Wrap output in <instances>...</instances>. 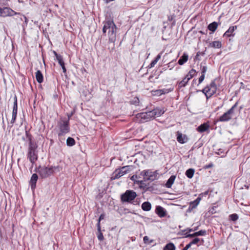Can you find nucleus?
<instances>
[{"mask_svg": "<svg viewBox=\"0 0 250 250\" xmlns=\"http://www.w3.org/2000/svg\"><path fill=\"white\" fill-rule=\"evenodd\" d=\"M116 26L114 22L111 21H106L103 28V31L104 33L107 32L109 40L111 42H114L116 40Z\"/></svg>", "mask_w": 250, "mask_h": 250, "instance_id": "obj_1", "label": "nucleus"}, {"mask_svg": "<svg viewBox=\"0 0 250 250\" xmlns=\"http://www.w3.org/2000/svg\"><path fill=\"white\" fill-rule=\"evenodd\" d=\"M29 146L28 148L27 158L32 163V165L38 160V151L37 144L33 142L31 138L29 139Z\"/></svg>", "mask_w": 250, "mask_h": 250, "instance_id": "obj_2", "label": "nucleus"}, {"mask_svg": "<svg viewBox=\"0 0 250 250\" xmlns=\"http://www.w3.org/2000/svg\"><path fill=\"white\" fill-rule=\"evenodd\" d=\"M55 170L60 171L59 167L58 166H40L38 168L37 172L39 173L41 178H46L53 174Z\"/></svg>", "mask_w": 250, "mask_h": 250, "instance_id": "obj_3", "label": "nucleus"}, {"mask_svg": "<svg viewBox=\"0 0 250 250\" xmlns=\"http://www.w3.org/2000/svg\"><path fill=\"white\" fill-rule=\"evenodd\" d=\"M216 90V85L215 82L212 81L209 85L207 86L202 90V92L205 93L207 98L208 99L214 94Z\"/></svg>", "mask_w": 250, "mask_h": 250, "instance_id": "obj_4", "label": "nucleus"}, {"mask_svg": "<svg viewBox=\"0 0 250 250\" xmlns=\"http://www.w3.org/2000/svg\"><path fill=\"white\" fill-rule=\"evenodd\" d=\"M69 120H61L58 123V125L60 130V132L58 133L59 136L63 135L69 131Z\"/></svg>", "mask_w": 250, "mask_h": 250, "instance_id": "obj_5", "label": "nucleus"}, {"mask_svg": "<svg viewBox=\"0 0 250 250\" xmlns=\"http://www.w3.org/2000/svg\"><path fill=\"white\" fill-rule=\"evenodd\" d=\"M132 170V166H126L115 170L113 174V177L115 179H118Z\"/></svg>", "mask_w": 250, "mask_h": 250, "instance_id": "obj_6", "label": "nucleus"}, {"mask_svg": "<svg viewBox=\"0 0 250 250\" xmlns=\"http://www.w3.org/2000/svg\"><path fill=\"white\" fill-rule=\"evenodd\" d=\"M156 171H152L150 170H145L141 172L140 175L143 176L145 181H154L157 176Z\"/></svg>", "mask_w": 250, "mask_h": 250, "instance_id": "obj_7", "label": "nucleus"}, {"mask_svg": "<svg viewBox=\"0 0 250 250\" xmlns=\"http://www.w3.org/2000/svg\"><path fill=\"white\" fill-rule=\"evenodd\" d=\"M237 103H236L230 109L220 116L219 121L220 122H227L229 121L232 118L234 114V108L237 106Z\"/></svg>", "mask_w": 250, "mask_h": 250, "instance_id": "obj_8", "label": "nucleus"}, {"mask_svg": "<svg viewBox=\"0 0 250 250\" xmlns=\"http://www.w3.org/2000/svg\"><path fill=\"white\" fill-rule=\"evenodd\" d=\"M137 196L136 193L131 190H127L125 193L121 196V200L123 202H131Z\"/></svg>", "mask_w": 250, "mask_h": 250, "instance_id": "obj_9", "label": "nucleus"}, {"mask_svg": "<svg viewBox=\"0 0 250 250\" xmlns=\"http://www.w3.org/2000/svg\"><path fill=\"white\" fill-rule=\"evenodd\" d=\"M18 14L14 10L9 7H5L3 8H0V16L2 17L12 16Z\"/></svg>", "mask_w": 250, "mask_h": 250, "instance_id": "obj_10", "label": "nucleus"}, {"mask_svg": "<svg viewBox=\"0 0 250 250\" xmlns=\"http://www.w3.org/2000/svg\"><path fill=\"white\" fill-rule=\"evenodd\" d=\"M138 118H140L145 121H147L152 118L150 111L147 112L140 113L137 115Z\"/></svg>", "mask_w": 250, "mask_h": 250, "instance_id": "obj_11", "label": "nucleus"}, {"mask_svg": "<svg viewBox=\"0 0 250 250\" xmlns=\"http://www.w3.org/2000/svg\"><path fill=\"white\" fill-rule=\"evenodd\" d=\"M150 112L152 114V118H154L155 117H160L163 115L165 113V110L164 108L161 109L160 108H156L150 111Z\"/></svg>", "mask_w": 250, "mask_h": 250, "instance_id": "obj_12", "label": "nucleus"}, {"mask_svg": "<svg viewBox=\"0 0 250 250\" xmlns=\"http://www.w3.org/2000/svg\"><path fill=\"white\" fill-rule=\"evenodd\" d=\"M155 212L161 218L164 217L166 215V209L160 206L156 207Z\"/></svg>", "mask_w": 250, "mask_h": 250, "instance_id": "obj_13", "label": "nucleus"}, {"mask_svg": "<svg viewBox=\"0 0 250 250\" xmlns=\"http://www.w3.org/2000/svg\"><path fill=\"white\" fill-rule=\"evenodd\" d=\"M177 140L179 143L184 144L187 142L188 138L186 135H183L182 133L178 131L177 132Z\"/></svg>", "mask_w": 250, "mask_h": 250, "instance_id": "obj_14", "label": "nucleus"}, {"mask_svg": "<svg viewBox=\"0 0 250 250\" xmlns=\"http://www.w3.org/2000/svg\"><path fill=\"white\" fill-rule=\"evenodd\" d=\"M38 179V176L37 174L34 173L32 175L30 181V184L32 189H34L36 188V184Z\"/></svg>", "mask_w": 250, "mask_h": 250, "instance_id": "obj_15", "label": "nucleus"}, {"mask_svg": "<svg viewBox=\"0 0 250 250\" xmlns=\"http://www.w3.org/2000/svg\"><path fill=\"white\" fill-rule=\"evenodd\" d=\"M169 92V90L167 89H158L156 90H153L152 91V94L153 96H161L162 94H165L166 93H167Z\"/></svg>", "mask_w": 250, "mask_h": 250, "instance_id": "obj_16", "label": "nucleus"}, {"mask_svg": "<svg viewBox=\"0 0 250 250\" xmlns=\"http://www.w3.org/2000/svg\"><path fill=\"white\" fill-rule=\"evenodd\" d=\"M206 234V231L201 230L196 232L193 234H188L186 235V237H193L197 236H204Z\"/></svg>", "mask_w": 250, "mask_h": 250, "instance_id": "obj_17", "label": "nucleus"}, {"mask_svg": "<svg viewBox=\"0 0 250 250\" xmlns=\"http://www.w3.org/2000/svg\"><path fill=\"white\" fill-rule=\"evenodd\" d=\"M209 126L207 123H204L198 127L197 130L199 132H203L208 130L209 128Z\"/></svg>", "mask_w": 250, "mask_h": 250, "instance_id": "obj_18", "label": "nucleus"}, {"mask_svg": "<svg viewBox=\"0 0 250 250\" xmlns=\"http://www.w3.org/2000/svg\"><path fill=\"white\" fill-rule=\"evenodd\" d=\"M201 199L200 197H198L195 201L191 202L190 203V205L189 207V209H193L196 208V207L199 204Z\"/></svg>", "mask_w": 250, "mask_h": 250, "instance_id": "obj_19", "label": "nucleus"}, {"mask_svg": "<svg viewBox=\"0 0 250 250\" xmlns=\"http://www.w3.org/2000/svg\"><path fill=\"white\" fill-rule=\"evenodd\" d=\"M188 55L186 53H184L183 55L181 57L180 59L178 60V63L180 65H183L188 60Z\"/></svg>", "mask_w": 250, "mask_h": 250, "instance_id": "obj_20", "label": "nucleus"}, {"mask_svg": "<svg viewBox=\"0 0 250 250\" xmlns=\"http://www.w3.org/2000/svg\"><path fill=\"white\" fill-rule=\"evenodd\" d=\"M237 29V26H232L229 28V29L225 32L224 36L229 37L233 35V32Z\"/></svg>", "mask_w": 250, "mask_h": 250, "instance_id": "obj_21", "label": "nucleus"}, {"mask_svg": "<svg viewBox=\"0 0 250 250\" xmlns=\"http://www.w3.org/2000/svg\"><path fill=\"white\" fill-rule=\"evenodd\" d=\"M175 178L176 177L174 175H172L170 177L166 184V186L167 188H170L171 187L175 181Z\"/></svg>", "mask_w": 250, "mask_h": 250, "instance_id": "obj_22", "label": "nucleus"}, {"mask_svg": "<svg viewBox=\"0 0 250 250\" xmlns=\"http://www.w3.org/2000/svg\"><path fill=\"white\" fill-rule=\"evenodd\" d=\"M142 208L144 211H149L151 208V204L148 202H145L142 205Z\"/></svg>", "mask_w": 250, "mask_h": 250, "instance_id": "obj_23", "label": "nucleus"}, {"mask_svg": "<svg viewBox=\"0 0 250 250\" xmlns=\"http://www.w3.org/2000/svg\"><path fill=\"white\" fill-rule=\"evenodd\" d=\"M36 78L37 81V82L39 83H42L43 82V76L40 70H38L36 73Z\"/></svg>", "mask_w": 250, "mask_h": 250, "instance_id": "obj_24", "label": "nucleus"}, {"mask_svg": "<svg viewBox=\"0 0 250 250\" xmlns=\"http://www.w3.org/2000/svg\"><path fill=\"white\" fill-rule=\"evenodd\" d=\"M218 24L216 22H213L210 23L208 26V29L209 30L214 32L217 29Z\"/></svg>", "mask_w": 250, "mask_h": 250, "instance_id": "obj_25", "label": "nucleus"}, {"mask_svg": "<svg viewBox=\"0 0 250 250\" xmlns=\"http://www.w3.org/2000/svg\"><path fill=\"white\" fill-rule=\"evenodd\" d=\"M221 46V42L219 41H214L210 43V46L215 48H220Z\"/></svg>", "mask_w": 250, "mask_h": 250, "instance_id": "obj_26", "label": "nucleus"}, {"mask_svg": "<svg viewBox=\"0 0 250 250\" xmlns=\"http://www.w3.org/2000/svg\"><path fill=\"white\" fill-rule=\"evenodd\" d=\"M196 71L194 69L190 70L188 74L185 76L187 79L189 81L195 75Z\"/></svg>", "mask_w": 250, "mask_h": 250, "instance_id": "obj_27", "label": "nucleus"}, {"mask_svg": "<svg viewBox=\"0 0 250 250\" xmlns=\"http://www.w3.org/2000/svg\"><path fill=\"white\" fill-rule=\"evenodd\" d=\"M14 99V102L12 114H17L18 105H17V98L16 96H15Z\"/></svg>", "mask_w": 250, "mask_h": 250, "instance_id": "obj_28", "label": "nucleus"}, {"mask_svg": "<svg viewBox=\"0 0 250 250\" xmlns=\"http://www.w3.org/2000/svg\"><path fill=\"white\" fill-rule=\"evenodd\" d=\"M195 170L193 168H189L186 172V175L188 178L193 177Z\"/></svg>", "mask_w": 250, "mask_h": 250, "instance_id": "obj_29", "label": "nucleus"}, {"mask_svg": "<svg viewBox=\"0 0 250 250\" xmlns=\"http://www.w3.org/2000/svg\"><path fill=\"white\" fill-rule=\"evenodd\" d=\"M175 247L172 243L167 244L163 249V250H175Z\"/></svg>", "mask_w": 250, "mask_h": 250, "instance_id": "obj_30", "label": "nucleus"}, {"mask_svg": "<svg viewBox=\"0 0 250 250\" xmlns=\"http://www.w3.org/2000/svg\"><path fill=\"white\" fill-rule=\"evenodd\" d=\"M189 81L187 79V78L185 77V78L180 81L178 83V86L180 88H181L182 87H185L187 84L188 83V82Z\"/></svg>", "mask_w": 250, "mask_h": 250, "instance_id": "obj_31", "label": "nucleus"}, {"mask_svg": "<svg viewBox=\"0 0 250 250\" xmlns=\"http://www.w3.org/2000/svg\"><path fill=\"white\" fill-rule=\"evenodd\" d=\"M66 144L68 146H73L75 144V140L71 137H68L66 140Z\"/></svg>", "mask_w": 250, "mask_h": 250, "instance_id": "obj_32", "label": "nucleus"}, {"mask_svg": "<svg viewBox=\"0 0 250 250\" xmlns=\"http://www.w3.org/2000/svg\"><path fill=\"white\" fill-rule=\"evenodd\" d=\"M104 218V214H101L98 219V222L97 223V229L98 230H100L101 229L100 221Z\"/></svg>", "mask_w": 250, "mask_h": 250, "instance_id": "obj_33", "label": "nucleus"}, {"mask_svg": "<svg viewBox=\"0 0 250 250\" xmlns=\"http://www.w3.org/2000/svg\"><path fill=\"white\" fill-rule=\"evenodd\" d=\"M144 242L145 244H150L153 243V240H149V238L148 236H146L143 238Z\"/></svg>", "mask_w": 250, "mask_h": 250, "instance_id": "obj_34", "label": "nucleus"}, {"mask_svg": "<svg viewBox=\"0 0 250 250\" xmlns=\"http://www.w3.org/2000/svg\"><path fill=\"white\" fill-rule=\"evenodd\" d=\"M229 219L233 221H235L238 219V216L237 214L234 213L229 216Z\"/></svg>", "mask_w": 250, "mask_h": 250, "instance_id": "obj_35", "label": "nucleus"}, {"mask_svg": "<svg viewBox=\"0 0 250 250\" xmlns=\"http://www.w3.org/2000/svg\"><path fill=\"white\" fill-rule=\"evenodd\" d=\"M57 60L61 66L64 64L62 56H57Z\"/></svg>", "mask_w": 250, "mask_h": 250, "instance_id": "obj_36", "label": "nucleus"}, {"mask_svg": "<svg viewBox=\"0 0 250 250\" xmlns=\"http://www.w3.org/2000/svg\"><path fill=\"white\" fill-rule=\"evenodd\" d=\"M97 237L98 239L100 241H102L104 240V236L103 235V233L101 232V229L100 230H98Z\"/></svg>", "mask_w": 250, "mask_h": 250, "instance_id": "obj_37", "label": "nucleus"}, {"mask_svg": "<svg viewBox=\"0 0 250 250\" xmlns=\"http://www.w3.org/2000/svg\"><path fill=\"white\" fill-rule=\"evenodd\" d=\"M207 66L206 65H201V73L205 75L206 72L207 71Z\"/></svg>", "mask_w": 250, "mask_h": 250, "instance_id": "obj_38", "label": "nucleus"}, {"mask_svg": "<svg viewBox=\"0 0 250 250\" xmlns=\"http://www.w3.org/2000/svg\"><path fill=\"white\" fill-rule=\"evenodd\" d=\"M16 117H17V114H12V119H11V124H13L15 121H16Z\"/></svg>", "mask_w": 250, "mask_h": 250, "instance_id": "obj_39", "label": "nucleus"}, {"mask_svg": "<svg viewBox=\"0 0 250 250\" xmlns=\"http://www.w3.org/2000/svg\"><path fill=\"white\" fill-rule=\"evenodd\" d=\"M200 241V239L199 238H195L194 239H193L190 243H189L190 244H191V245L192 244H196L197 243H198Z\"/></svg>", "mask_w": 250, "mask_h": 250, "instance_id": "obj_40", "label": "nucleus"}, {"mask_svg": "<svg viewBox=\"0 0 250 250\" xmlns=\"http://www.w3.org/2000/svg\"><path fill=\"white\" fill-rule=\"evenodd\" d=\"M205 75L202 74L201 76L199 78V83H201L204 81L205 79Z\"/></svg>", "mask_w": 250, "mask_h": 250, "instance_id": "obj_41", "label": "nucleus"}, {"mask_svg": "<svg viewBox=\"0 0 250 250\" xmlns=\"http://www.w3.org/2000/svg\"><path fill=\"white\" fill-rule=\"evenodd\" d=\"M157 61L154 60L149 64V67L151 68L154 66V65L157 63Z\"/></svg>", "mask_w": 250, "mask_h": 250, "instance_id": "obj_42", "label": "nucleus"}, {"mask_svg": "<svg viewBox=\"0 0 250 250\" xmlns=\"http://www.w3.org/2000/svg\"><path fill=\"white\" fill-rule=\"evenodd\" d=\"M213 167V164L212 163H210V164H208V165L205 166L204 167V168L206 169H208L209 168H210V167Z\"/></svg>", "mask_w": 250, "mask_h": 250, "instance_id": "obj_43", "label": "nucleus"}, {"mask_svg": "<svg viewBox=\"0 0 250 250\" xmlns=\"http://www.w3.org/2000/svg\"><path fill=\"white\" fill-rule=\"evenodd\" d=\"M161 53L159 54L156 58L154 59L155 60L157 61V62L161 59Z\"/></svg>", "mask_w": 250, "mask_h": 250, "instance_id": "obj_44", "label": "nucleus"}, {"mask_svg": "<svg viewBox=\"0 0 250 250\" xmlns=\"http://www.w3.org/2000/svg\"><path fill=\"white\" fill-rule=\"evenodd\" d=\"M191 244L189 243L183 249V250H188L191 247Z\"/></svg>", "mask_w": 250, "mask_h": 250, "instance_id": "obj_45", "label": "nucleus"}, {"mask_svg": "<svg viewBox=\"0 0 250 250\" xmlns=\"http://www.w3.org/2000/svg\"><path fill=\"white\" fill-rule=\"evenodd\" d=\"M186 230H188V232H191V231H194L193 229H185L184 230H183L182 231L183 232H185L186 231Z\"/></svg>", "mask_w": 250, "mask_h": 250, "instance_id": "obj_46", "label": "nucleus"}, {"mask_svg": "<svg viewBox=\"0 0 250 250\" xmlns=\"http://www.w3.org/2000/svg\"><path fill=\"white\" fill-rule=\"evenodd\" d=\"M62 69L63 70V72L65 73L66 71V68L65 67L64 64L62 66Z\"/></svg>", "mask_w": 250, "mask_h": 250, "instance_id": "obj_47", "label": "nucleus"}, {"mask_svg": "<svg viewBox=\"0 0 250 250\" xmlns=\"http://www.w3.org/2000/svg\"><path fill=\"white\" fill-rule=\"evenodd\" d=\"M137 176L136 175H133L131 178V180L133 181L135 180V178H137Z\"/></svg>", "mask_w": 250, "mask_h": 250, "instance_id": "obj_48", "label": "nucleus"}, {"mask_svg": "<svg viewBox=\"0 0 250 250\" xmlns=\"http://www.w3.org/2000/svg\"><path fill=\"white\" fill-rule=\"evenodd\" d=\"M54 53L57 59V56H61V55H58L55 51H54Z\"/></svg>", "mask_w": 250, "mask_h": 250, "instance_id": "obj_49", "label": "nucleus"}, {"mask_svg": "<svg viewBox=\"0 0 250 250\" xmlns=\"http://www.w3.org/2000/svg\"><path fill=\"white\" fill-rule=\"evenodd\" d=\"M197 229H198V227H196V228L194 229L193 230L195 231V230H197Z\"/></svg>", "mask_w": 250, "mask_h": 250, "instance_id": "obj_50", "label": "nucleus"}, {"mask_svg": "<svg viewBox=\"0 0 250 250\" xmlns=\"http://www.w3.org/2000/svg\"><path fill=\"white\" fill-rule=\"evenodd\" d=\"M199 56V53H198L196 56V58H197L198 56Z\"/></svg>", "mask_w": 250, "mask_h": 250, "instance_id": "obj_51", "label": "nucleus"}]
</instances>
